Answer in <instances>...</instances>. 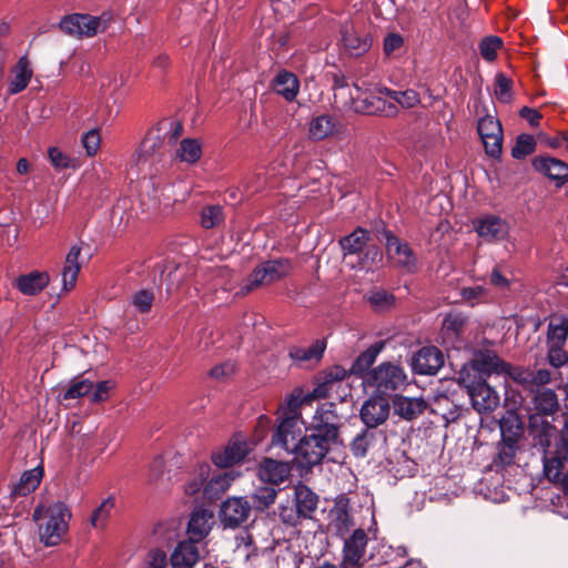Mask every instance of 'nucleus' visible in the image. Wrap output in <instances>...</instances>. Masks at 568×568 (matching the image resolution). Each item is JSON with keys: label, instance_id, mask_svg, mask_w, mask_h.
I'll use <instances>...</instances> for the list:
<instances>
[{"label": "nucleus", "instance_id": "53", "mask_svg": "<svg viewBox=\"0 0 568 568\" xmlns=\"http://www.w3.org/2000/svg\"><path fill=\"white\" fill-rule=\"evenodd\" d=\"M501 45L503 41L499 37H486L479 43V52L486 61L491 62L497 58V52Z\"/></svg>", "mask_w": 568, "mask_h": 568}, {"label": "nucleus", "instance_id": "1", "mask_svg": "<svg viewBox=\"0 0 568 568\" xmlns=\"http://www.w3.org/2000/svg\"><path fill=\"white\" fill-rule=\"evenodd\" d=\"M70 518L71 513L63 503L37 507L33 519L38 521L41 542L48 547L59 545L68 531Z\"/></svg>", "mask_w": 568, "mask_h": 568}, {"label": "nucleus", "instance_id": "14", "mask_svg": "<svg viewBox=\"0 0 568 568\" xmlns=\"http://www.w3.org/2000/svg\"><path fill=\"white\" fill-rule=\"evenodd\" d=\"M301 426L296 416H286L272 435V445L294 454L301 438Z\"/></svg>", "mask_w": 568, "mask_h": 568}, {"label": "nucleus", "instance_id": "10", "mask_svg": "<svg viewBox=\"0 0 568 568\" xmlns=\"http://www.w3.org/2000/svg\"><path fill=\"white\" fill-rule=\"evenodd\" d=\"M529 434L534 445L539 447L542 454L550 452L551 444H556L559 438L557 427L539 415L529 416Z\"/></svg>", "mask_w": 568, "mask_h": 568}, {"label": "nucleus", "instance_id": "45", "mask_svg": "<svg viewBox=\"0 0 568 568\" xmlns=\"http://www.w3.org/2000/svg\"><path fill=\"white\" fill-rule=\"evenodd\" d=\"M115 507L114 497L105 498L98 508H95L90 517V523L94 528L103 529Z\"/></svg>", "mask_w": 568, "mask_h": 568}, {"label": "nucleus", "instance_id": "32", "mask_svg": "<svg viewBox=\"0 0 568 568\" xmlns=\"http://www.w3.org/2000/svg\"><path fill=\"white\" fill-rule=\"evenodd\" d=\"M331 527L335 530L336 535L344 537L354 527L355 523L348 511L347 504L338 503L329 513Z\"/></svg>", "mask_w": 568, "mask_h": 568}, {"label": "nucleus", "instance_id": "23", "mask_svg": "<svg viewBox=\"0 0 568 568\" xmlns=\"http://www.w3.org/2000/svg\"><path fill=\"white\" fill-rule=\"evenodd\" d=\"M291 475V467L287 463L264 458L257 468V476L263 483L281 485Z\"/></svg>", "mask_w": 568, "mask_h": 568}, {"label": "nucleus", "instance_id": "27", "mask_svg": "<svg viewBox=\"0 0 568 568\" xmlns=\"http://www.w3.org/2000/svg\"><path fill=\"white\" fill-rule=\"evenodd\" d=\"M50 283L47 272L32 271L22 274L14 280V286L23 295L34 296L41 293Z\"/></svg>", "mask_w": 568, "mask_h": 568}, {"label": "nucleus", "instance_id": "50", "mask_svg": "<svg viewBox=\"0 0 568 568\" xmlns=\"http://www.w3.org/2000/svg\"><path fill=\"white\" fill-rule=\"evenodd\" d=\"M224 220L223 209L220 205L206 206L201 212V225L204 229H213Z\"/></svg>", "mask_w": 568, "mask_h": 568}, {"label": "nucleus", "instance_id": "26", "mask_svg": "<svg viewBox=\"0 0 568 568\" xmlns=\"http://www.w3.org/2000/svg\"><path fill=\"white\" fill-rule=\"evenodd\" d=\"M200 550L194 540H183L173 550L170 561L172 568H193L200 560Z\"/></svg>", "mask_w": 568, "mask_h": 568}, {"label": "nucleus", "instance_id": "18", "mask_svg": "<svg viewBox=\"0 0 568 568\" xmlns=\"http://www.w3.org/2000/svg\"><path fill=\"white\" fill-rule=\"evenodd\" d=\"M444 365V355L435 346L420 348L413 358V369L419 375H435Z\"/></svg>", "mask_w": 568, "mask_h": 568}, {"label": "nucleus", "instance_id": "30", "mask_svg": "<svg viewBox=\"0 0 568 568\" xmlns=\"http://www.w3.org/2000/svg\"><path fill=\"white\" fill-rule=\"evenodd\" d=\"M295 501L297 517L311 518L317 508L318 497L306 485L295 487Z\"/></svg>", "mask_w": 568, "mask_h": 568}, {"label": "nucleus", "instance_id": "16", "mask_svg": "<svg viewBox=\"0 0 568 568\" xmlns=\"http://www.w3.org/2000/svg\"><path fill=\"white\" fill-rule=\"evenodd\" d=\"M389 415V403L382 396H373L364 402L359 410L362 422L368 428H375L384 424Z\"/></svg>", "mask_w": 568, "mask_h": 568}, {"label": "nucleus", "instance_id": "35", "mask_svg": "<svg viewBox=\"0 0 568 568\" xmlns=\"http://www.w3.org/2000/svg\"><path fill=\"white\" fill-rule=\"evenodd\" d=\"M235 477L233 471H221L213 475L204 486V496L211 500L220 498L231 487Z\"/></svg>", "mask_w": 568, "mask_h": 568}, {"label": "nucleus", "instance_id": "56", "mask_svg": "<svg viewBox=\"0 0 568 568\" xmlns=\"http://www.w3.org/2000/svg\"><path fill=\"white\" fill-rule=\"evenodd\" d=\"M154 301V295L149 290H140L132 295L131 303L134 308L142 314L151 311Z\"/></svg>", "mask_w": 568, "mask_h": 568}, {"label": "nucleus", "instance_id": "49", "mask_svg": "<svg viewBox=\"0 0 568 568\" xmlns=\"http://www.w3.org/2000/svg\"><path fill=\"white\" fill-rule=\"evenodd\" d=\"M93 389V383L90 379H81L73 382L70 386L63 392L62 399H79L85 395H89Z\"/></svg>", "mask_w": 568, "mask_h": 568}, {"label": "nucleus", "instance_id": "25", "mask_svg": "<svg viewBox=\"0 0 568 568\" xmlns=\"http://www.w3.org/2000/svg\"><path fill=\"white\" fill-rule=\"evenodd\" d=\"M471 405L478 413H489L495 410L499 405L498 393L490 387L487 382L480 383L475 389L468 393Z\"/></svg>", "mask_w": 568, "mask_h": 568}, {"label": "nucleus", "instance_id": "51", "mask_svg": "<svg viewBox=\"0 0 568 568\" xmlns=\"http://www.w3.org/2000/svg\"><path fill=\"white\" fill-rule=\"evenodd\" d=\"M368 302L377 312H384L389 310L395 304V296L390 293H387L384 290H376L371 292L368 296Z\"/></svg>", "mask_w": 568, "mask_h": 568}, {"label": "nucleus", "instance_id": "11", "mask_svg": "<svg viewBox=\"0 0 568 568\" xmlns=\"http://www.w3.org/2000/svg\"><path fill=\"white\" fill-rule=\"evenodd\" d=\"M501 440L497 445V453L491 462V467L496 470L504 469L515 464V458L518 452V436L520 434L519 424L511 435L506 434V422L500 424Z\"/></svg>", "mask_w": 568, "mask_h": 568}, {"label": "nucleus", "instance_id": "5", "mask_svg": "<svg viewBox=\"0 0 568 568\" xmlns=\"http://www.w3.org/2000/svg\"><path fill=\"white\" fill-rule=\"evenodd\" d=\"M292 271V264L287 258L270 260L256 266L241 291L250 293L262 285H270L286 277Z\"/></svg>", "mask_w": 568, "mask_h": 568}, {"label": "nucleus", "instance_id": "8", "mask_svg": "<svg viewBox=\"0 0 568 568\" xmlns=\"http://www.w3.org/2000/svg\"><path fill=\"white\" fill-rule=\"evenodd\" d=\"M342 549V565L344 568H359L365 562L368 536L362 528L355 529L351 535L344 536Z\"/></svg>", "mask_w": 568, "mask_h": 568}, {"label": "nucleus", "instance_id": "46", "mask_svg": "<svg viewBox=\"0 0 568 568\" xmlns=\"http://www.w3.org/2000/svg\"><path fill=\"white\" fill-rule=\"evenodd\" d=\"M485 382V378L481 377L471 362L465 364L459 371L458 383L467 389V393Z\"/></svg>", "mask_w": 568, "mask_h": 568}, {"label": "nucleus", "instance_id": "37", "mask_svg": "<svg viewBox=\"0 0 568 568\" xmlns=\"http://www.w3.org/2000/svg\"><path fill=\"white\" fill-rule=\"evenodd\" d=\"M534 407L536 413L545 418V416L554 415L559 409L557 395L552 389L545 388L538 390L534 396Z\"/></svg>", "mask_w": 568, "mask_h": 568}, {"label": "nucleus", "instance_id": "52", "mask_svg": "<svg viewBox=\"0 0 568 568\" xmlns=\"http://www.w3.org/2000/svg\"><path fill=\"white\" fill-rule=\"evenodd\" d=\"M513 81L504 73H498L495 78V95L501 103L513 101Z\"/></svg>", "mask_w": 568, "mask_h": 568}, {"label": "nucleus", "instance_id": "2", "mask_svg": "<svg viewBox=\"0 0 568 568\" xmlns=\"http://www.w3.org/2000/svg\"><path fill=\"white\" fill-rule=\"evenodd\" d=\"M306 430L308 434L298 439L294 452V459L302 468H312L321 464L329 453L338 450L343 446L311 427Z\"/></svg>", "mask_w": 568, "mask_h": 568}, {"label": "nucleus", "instance_id": "54", "mask_svg": "<svg viewBox=\"0 0 568 568\" xmlns=\"http://www.w3.org/2000/svg\"><path fill=\"white\" fill-rule=\"evenodd\" d=\"M374 439V434L367 429L362 430L352 442L351 450L356 457H365L369 445Z\"/></svg>", "mask_w": 568, "mask_h": 568}, {"label": "nucleus", "instance_id": "60", "mask_svg": "<svg viewBox=\"0 0 568 568\" xmlns=\"http://www.w3.org/2000/svg\"><path fill=\"white\" fill-rule=\"evenodd\" d=\"M114 387V383L111 381L99 382L91 394L92 403H101L109 398L110 390Z\"/></svg>", "mask_w": 568, "mask_h": 568}, {"label": "nucleus", "instance_id": "12", "mask_svg": "<svg viewBox=\"0 0 568 568\" xmlns=\"http://www.w3.org/2000/svg\"><path fill=\"white\" fill-rule=\"evenodd\" d=\"M386 237V251L388 256L395 261L396 265L408 273L417 270V258L406 242H402L389 231L384 232Z\"/></svg>", "mask_w": 568, "mask_h": 568}, {"label": "nucleus", "instance_id": "61", "mask_svg": "<svg viewBox=\"0 0 568 568\" xmlns=\"http://www.w3.org/2000/svg\"><path fill=\"white\" fill-rule=\"evenodd\" d=\"M48 155L52 165L57 170L67 169L71 165L70 158L62 153V151L55 146H52L48 150Z\"/></svg>", "mask_w": 568, "mask_h": 568}, {"label": "nucleus", "instance_id": "33", "mask_svg": "<svg viewBox=\"0 0 568 568\" xmlns=\"http://www.w3.org/2000/svg\"><path fill=\"white\" fill-rule=\"evenodd\" d=\"M384 348V342H377L362 352L353 362L349 374L364 377L368 368L375 363L378 354Z\"/></svg>", "mask_w": 568, "mask_h": 568}, {"label": "nucleus", "instance_id": "42", "mask_svg": "<svg viewBox=\"0 0 568 568\" xmlns=\"http://www.w3.org/2000/svg\"><path fill=\"white\" fill-rule=\"evenodd\" d=\"M202 156V145L197 139H183L176 150V159L187 164L196 163Z\"/></svg>", "mask_w": 568, "mask_h": 568}, {"label": "nucleus", "instance_id": "48", "mask_svg": "<svg viewBox=\"0 0 568 568\" xmlns=\"http://www.w3.org/2000/svg\"><path fill=\"white\" fill-rule=\"evenodd\" d=\"M536 149V141L530 134H520L516 139V143L511 149V156L520 160L534 153Z\"/></svg>", "mask_w": 568, "mask_h": 568}, {"label": "nucleus", "instance_id": "15", "mask_svg": "<svg viewBox=\"0 0 568 568\" xmlns=\"http://www.w3.org/2000/svg\"><path fill=\"white\" fill-rule=\"evenodd\" d=\"M326 347V339L317 338L310 346H291L288 357L298 367H312L322 361Z\"/></svg>", "mask_w": 568, "mask_h": 568}, {"label": "nucleus", "instance_id": "57", "mask_svg": "<svg viewBox=\"0 0 568 568\" xmlns=\"http://www.w3.org/2000/svg\"><path fill=\"white\" fill-rule=\"evenodd\" d=\"M162 145V142L159 136H148L145 138L139 150H138V161L146 160L152 154L155 153V151Z\"/></svg>", "mask_w": 568, "mask_h": 568}, {"label": "nucleus", "instance_id": "40", "mask_svg": "<svg viewBox=\"0 0 568 568\" xmlns=\"http://www.w3.org/2000/svg\"><path fill=\"white\" fill-rule=\"evenodd\" d=\"M32 77V70L29 68V62L26 57L20 58L16 68L13 69V78L9 83L10 94H18L23 91Z\"/></svg>", "mask_w": 568, "mask_h": 568}, {"label": "nucleus", "instance_id": "39", "mask_svg": "<svg viewBox=\"0 0 568 568\" xmlns=\"http://www.w3.org/2000/svg\"><path fill=\"white\" fill-rule=\"evenodd\" d=\"M300 83L295 74L282 71L274 80V90L286 101H293L298 92Z\"/></svg>", "mask_w": 568, "mask_h": 568}, {"label": "nucleus", "instance_id": "20", "mask_svg": "<svg viewBox=\"0 0 568 568\" xmlns=\"http://www.w3.org/2000/svg\"><path fill=\"white\" fill-rule=\"evenodd\" d=\"M250 453L246 440L234 437L222 452L212 455V462L220 468H227L242 462Z\"/></svg>", "mask_w": 568, "mask_h": 568}, {"label": "nucleus", "instance_id": "24", "mask_svg": "<svg viewBox=\"0 0 568 568\" xmlns=\"http://www.w3.org/2000/svg\"><path fill=\"white\" fill-rule=\"evenodd\" d=\"M428 403L422 397L396 395L393 398L394 413L402 419L414 420L427 409Z\"/></svg>", "mask_w": 568, "mask_h": 568}, {"label": "nucleus", "instance_id": "9", "mask_svg": "<svg viewBox=\"0 0 568 568\" xmlns=\"http://www.w3.org/2000/svg\"><path fill=\"white\" fill-rule=\"evenodd\" d=\"M347 377V371L335 365L323 371L317 377V384L310 394L312 399H323L331 397L343 386L344 379Z\"/></svg>", "mask_w": 568, "mask_h": 568}, {"label": "nucleus", "instance_id": "19", "mask_svg": "<svg viewBox=\"0 0 568 568\" xmlns=\"http://www.w3.org/2000/svg\"><path fill=\"white\" fill-rule=\"evenodd\" d=\"M478 235L487 242L499 241L507 236L508 224L497 215H485L474 221Z\"/></svg>", "mask_w": 568, "mask_h": 568}, {"label": "nucleus", "instance_id": "4", "mask_svg": "<svg viewBox=\"0 0 568 568\" xmlns=\"http://www.w3.org/2000/svg\"><path fill=\"white\" fill-rule=\"evenodd\" d=\"M111 21L112 16L108 12H103L101 16L71 13L60 20L59 28L69 37L85 39L103 33L109 28Z\"/></svg>", "mask_w": 568, "mask_h": 568}, {"label": "nucleus", "instance_id": "63", "mask_svg": "<svg viewBox=\"0 0 568 568\" xmlns=\"http://www.w3.org/2000/svg\"><path fill=\"white\" fill-rule=\"evenodd\" d=\"M168 559L164 551L154 549L149 552L146 568H166Z\"/></svg>", "mask_w": 568, "mask_h": 568}, {"label": "nucleus", "instance_id": "17", "mask_svg": "<svg viewBox=\"0 0 568 568\" xmlns=\"http://www.w3.org/2000/svg\"><path fill=\"white\" fill-rule=\"evenodd\" d=\"M568 460V452L555 446L554 450L542 454L545 477L556 486H560L566 479L565 465Z\"/></svg>", "mask_w": 568, "mask_h": 568}, {"label": "nucleus", "instance_id": "36", "mask_svg": "<svg viewBox=\"0 0 568 568\" xmlns=\"http://www.w3.org/2000/svg\"><path fill=\"white\" fill-rule=\"evenodd\" d=\"M357 108L367 114H383L385 116H394L398 112L396 104L376 95L366 97Z\"/></svg>", "mask_w": 568, "mask_h": 568}, {"label": "nucleus", "instance_id": "31", "mask_svg": "<svg viewBox=\"0 0 568 568\" xmlns=\"http://www.w3.org/2000/svg\"><path fill=\"white\" fill-rule=\"evenodd\" d=\"M369 232L361 226L356 227L351 234L339 240L343 255L359 254L366 247L369 241Z\"/></svg>", "mask_w": 568, "mask_h": 568}, {"label": "nucleus", "instance_id": "7", "mask_svg": "<svg viewBox=\"0 0 568 568\" xmlns=\"http://www.w3.org/2000/svg\"><path fill=\"white\" fill-rule=\"evenodd\" d=\"M477 132L486 154L494 159L499 158L503 152V126L500 121L487 113L479 118Z\"/></svg>", "mask_w": 568, "mask_h": 568}, {"label": "nucleus", "instance_id": "58", "mask_svg": "<svg viewBox=\"0 0 568 568\" xmlns=\"http://www.w3.org/2000/svg\"><path fill=\"white\" fill-rule=\"evenodd\" d=\"M466 324V317L460 313H449L445 316L443 327L455 335L459 334Z\"/></svg>", "mask_w": 568, "mask_h": 568}, {"label": "nucleus", "instance_id": "44", "mask_svg": "<svg viewBox=\"0 0 568 568\" xmlns=\"http://www.w3.org/2000/svg\"><path fill=\"white\" fill-rule=\"evenodd\" d=\"M568 337V318L552 320L547 329V345H565Z\"/></svg>", "mask_w": 568, "mask_h": 568}, {"label": "nucleus", "instance_id": "3", "mask_svg": "<svg viewBox=\"0 0 568 568\" xmlns=\"http://www.w3.org/2000/svg\"><path fill=\"white\" fill-rule=\"evenodd\" d=\"M365 387L374 388L375 393L382 396H389L392 393L403 390L408 385L407 375L403 367L392 363H382L371 369L363 377Z\"/></svg>", "mask_w": 568, "mask_h": 568}, {"label": "nucleus", "instance_id": "21", "mask_svg": "<svg viewBox=\"0 0 568 568\" xmlns=\"http://www.w3.org/2000/svg\"><path fill=\"white\" fill-rule=\"evenodd\" d=\"M470 362L485 379L493 374L504 375L507 371V363L500 359L496 352L491 349L475 352Z\"/></svg>", "mask_w": 568, "mask_h": 568}, {"label": "nucleus", "instance_id": "38", "mask_svg": "<svg viewBox=\"0 0 568 568\" xmlns=\"http://www.w3.org/2000/svg\"><path fill=\"white\" fill-rule=\"evenodd\" d=\"M211 518V515L205 510H196L191 515L187 524V532L191 540L199 542L209 534Z\"/></svg>", "mask_w": 568, "mask_h": 568}, {"label": "nucleus", "instance_id": "34", "mask_svg": "<svg viewBox=\"0 0 568 568\" xmlns=\"http://www.w3.org/2000/svg\"><path fill=\"white\" fill-rule=\"evenodd\" d=\"M81 247L73 245L65 256L64 266L62 270V284L63 290L69 291L74 287L80 272L79 256Z\"/></svg>", "mask_w": 568, "mask_h": 568}, {"label": "nucleus", "instance_id": "13", "mask_svg": "<svg viewBox=\"0 0 568 568\" xmlns=\"http://www.w3.org/2000/svg\"><path fill=\"white\" fill-rule=\"evenodd\" d=\"M251 510V505L245 498H227L221 506L220 521L224 527L236 528L247 520Z\"/></svg>", "mask_w": 568, "mask_h": 568}, {"label": "nucleus", "instance_id": "62", "mask_svg": "<svg viewBox=\"0 0 568 568\" xmlns=\"http://www.w3.org/2000/svg\"><path fill=\"white\" fill-rule=\"evenodd\" d=\"M83 146L88 155L92 156L100 146V134L97 130L89 131L82 139Z\"/></svg>", "mask_w": 568, "mask_h": 568}, {"label": "nucleus", "instance_id": "43", "mask_svg": "<svg viewBox=\"0 0 568 568\" xmlns=\"http://www.w3.org/2000/svg\"><path fill=\"white\" fill-rule=\"evenodd\" d=\"M277 497V490L274 487H257L251 495V509L264 511L270 508Z\"/></svg>", "mask_w": 568, "mask_h": 568}, {"label": "nucleus", "instance_id": "55", "mask_svg": "<svg viewBox=\"0 0 568 568\" xmlns=\"http://www.w3.org/2000/svg\"><path fill=\"white\" fill-rule=\"evenodd\" d=\"M504 375L509 376L514 382L521 385L525 389L532 392L531 387V371L520 366L511 367L507 364V371Z\"/></svg>", "mask_w": 568, "mask_h": 568}, {"label": "nucleus", "instance_id": "47", "mask_svg": "<svg viewBox=\"0 0 568 568\" xmlns=\"http://www.w3.org/2000/svg\"><path fill=\"white\" fill-rule=\"evenodd\" d=\"M385 95L400 104L403 108H414L419 103V95L415 90L395 91L388 88H384L382 91Z\"/></svg>", "mask_w": 568, "mask_h": 568}, {"label": "nucleus", "instance_id": "59", "mask_svg": "<svg viewBox=\"0 0 568 568\" xmlns=\"http://www.w3.org/2000/svg\"><path fill=\"white\" fill-rule=\"evenodd\" d=\"M548 361L554 367H560L568 362V355L562 349L564 345H547Z\"/></svg>", "mask_w": 568, "mask_h": 568}, {"label": "nucleus", "instance_id": "6", "mask_svg": "<svg viewBox=\"0 0 568 568\" xmlns=\"http://www.w3.org/2000/svg\"><path fill=\"white\" fill-rule=\"evenodd\" d=\"M342 425L343 416L337 412L336 404L326 402L316 408L310 427L344 445L339 432Z\"/></svg>", "mask_w": 568, "mask_h": 568}, {"label": "nucleus", "instance_id": "41", "mask_svg": "<svg viewBox=\"0 0 568 568\" xmlns=\"http://www.w3.org/2000/svg\"><path fill=\"white\" fill-rule=\"evenodd\" d=\"M336 130V122L333 116L323 114L314 118L308 125L310 136L315 141H322Z\"/></svg>", "mask_w": 568, "mask_h": 568}, {"label": "nucleus", "instance_id": "28", "mask_svg": "<svg viewBox=\"0 0 568 568\" xmlns=\"http://www.w3.org/2000/svg\"><path fill=\"white\" fill-rule=\"evenodd\" d=\"M342 42L345 50L352 57H361L366 53L372 40L367 34L359 36L352 26L344 24L341 29Z\"/></svg>", "mask_w": 568, "mask_h": 568}, {"label": "nucleus", "instance_id": "22", "mask_svg": "<svg viewBox=\"0 0 568 568\" xmlns=\"http://www.w3.org/2000/svg\"><path fill=\"white\" fill-rule=\"evenodd\" d=\"M532 166L555 182L556 187L568 182V164L559 159L538 156L534 159Z\"/></svg>", "mask_w": 568, "mask_h": 568}, {"label": "nucleus", "instance_id": "64", "mask_svg": "<svg viewBox=\"0 0 568 568\" xmlns=\"http://www.w3.org/2000/svg\"><path fill=\"white\" fill-rule=\"evenodd\" d=\"M486 290L483 286L464 287L460 291L462 297L475 305L485 295Z\"/></svg>", "mask_w": 568, "mask_h": 568}, {"label": "nucleus", "instance_id": "29", "mask_svg": "<svg viewBox=\"0 0 568 568\" xmlns=\"http://www.w3.org/2000/svg\"><path fill=\"white\" fill-rule=\"evenodd\" d=\"M43 470L41 467H36L30 470H26L19 481L12 485L10 495L13 498L24 497L34 491L40 485Z\"/></svg>", "mask_w": 568, "mask_h": 568}]
</instances>
